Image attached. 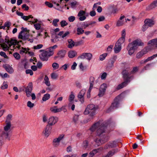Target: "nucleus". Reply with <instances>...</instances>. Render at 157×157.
I'll return each instance as SVG.
<instances>
[{
  "label": "nucleus",
  "mask_w": 157,
  "mask_h": 157,
  "mask_svg": "<svg viewBox=\"0 0 157 157\" xmlns=\"http://www.w3.org/2000/svg\"><path fill=\"white\" fill-rule=\"evenodd\" d=\"M92 55L91 54L88 53H84L78 57V59H84L86 58L88 61H90L92 58Z\"/></svg>",
  "instance_id": "nucleus-13"
},
{
  "label": "nucleus",
  "mask_w": 157,
  "mask_h": 157,
  "mask_svg": "<svg viewBox=\"0 0 157 157\" xmlns=\"http://www.w3.org/2000/svg\"><path fill=\"white\" fill-rule=\"evenodd\" d=\"M106 127L103 124L100 123V126L97 130V135L98 136H100L105 132Z\"/></svg>",
  "instance_id": "nucleus-11"
},
{
  "label": "nucleus",
  "mask_w": 157,
  "mask_h": 157,
  "mask_svg": "<svg viewBox=\"0 0 157 157\" xmlns=\"http://www.w3.org/2000/svg\"><path fill=\"white\" fill-rule=\"evenodd\" d=\"M29 49L28 48H24L22 47L20 51V53L21 54H23L24 53H27L28 52L29 53V52H28Z\"/></svg>",
  "instance_id": "nucleus-36"
},
{
  "label": "nucleus",
  "mask_w": 157,
  "mask_h": 157,
  "mask_svg": "<svg viewBox=\"0 0 157 157\" xmlns=\"http://www.w3.org/2000/svg\"><path fill=\"white\" fill-rule=\"evenodd\" d=\"M149 46H152L153 47H157V38L154 39L149 41L148 43Z\"/></svg>",
  "instance_id": "nucleus-21"
},
{
  "label": "nucleus",
  "mask_w": 157,
  "mask_h": 157,
  "mask_svg": "<svg viewBox=\"0 0 157 157\" xmlns=\"http://www.w3.org/2000/svg\"><path fill=\"white\" fill-rule=\"evenodd\" d=\"M64 135L61 134L59 136L58 138L54 139L52 141L53 145L55 146H58L60 142L63 138Z\"/></svg>",
  "instance_id": "nucleus-12"
},
{
  "label": "nucleus",
  "mask_w": 157,
  "mask_h": 157,
  "mask_svg": "<svg viewBox=\"0 0 157 157\" xmlns=\"http://www.w3.org/2000/svg\"><path fill=\"white\" fill-rule=\"evenodd\" d=\"M34 27L36 30H39L41 27L40 24L39 23H36L34 25Z\"/></svg>",
  "instance_id": "nucleus-64"
},
{
  "label": "nucleus",
  "mask_w": 157,
  "mask_h": 157,
  "mask_svg": "<svg viewBox=\"0 0 157 157\" xmlns=\"http://www.w3.org/2000/svg\"><path fill=\"white\" fill-rule=\"evenodd\" d=\"M12 116L11 114H9L6 117V124H11L10 121L12 120Z\"/></svg>",
  "instance_id": "nucleus-34"
},
{
  "label": "nucleus",
  "mask_w": 157,
  "mask_h": 157,
  "mask_svg": "<svg viewBox=\"0 0 157 157\" xmlns=\"http://www.w3.org/2000/svg\"><path fill=\"white\" fill-rule=\"evenodd\" d=\"M33 90V85L32 83H30L25 90L26 95L27 97L30 96Z\"/></svg>",
  "instance_id": "nucleus-16"
},
{
  "label": "nucleus",
  "mask_w": 157,
  "mask_h": 157,
  "mask_svg": "<svg viewBox=\"0 0 157 157\" xmlns=\"http://www.w3.org/2000/svg\"><path fill=\"white\" fill-rule=\"evenodd\" d=\"M121 49V45L116 43L114 48V52L115 53H119Z\"/></svg>",
  "instance_id": "nucleus-24"
},
{
  "label": "nucleus",
  "mask_w": 157,
  "mask_h": 157,
  "mask_svg": "<svg viewBox=\"0 0 157 157\" xmlns=\"http://www.w3.org/2000/svg\"><path fill=\"white\" fill-rule=\"evenodd\" d=\"M0 76L3 78H9L10 76L7 73H5L4 74L0 73Z\"/></svg>",
  "instance_id": "nucleus-62"
},
{
  "label": "nucleus",
  "mask_w": 157,
  "mask_h": 157,
  "mask_svg": "<svg viewBox=\"0 0 157 157\" xmlns=\"http://www.w3.org/2000/svg\"><path fill=\"white\" fill-rule=\"evenodd\" d=\"M100 122H98L95 124L90 128V130L92 132L94 131L95 130L97 129L100 126Z\"/></svg>",
  "instance_id": "nucleus-28"
},
{
  "label": "nucleus",
  "mask_w": 157,
  "mask_h": 157,
  "mask_svg": "<svg viewBox=\"0 0 157 157\" xmlns=\"http://www.w3.org/2000/svg\"><path fill=\"white\" fill-rule=\"evenodd\" d=\"M8 87V85L7 84V82L6 81H4L2 86L1 87V88L2 90H5L7 89Z\"/></svg>",
  "instance_id": "nucleus-39"
},
{
  "label": "nucleus",
  "mask_w": 157,
  "mask_h": 157,
  "mask_svg": "<svg viewBox=\"0 0 157 157\" xmlns=\"http://www.w3.org/2000/svg\"><path fill=\"white\" fill-rule=\"evenodd\" d=\"M84 42L83 40H81L79 41L76 42L75 43V46H77L82 44H83Z\"/></svg>",
  "instance_id": "nucleus-56"
},
{
  "label": "nucleus",
  "mask_w": 157,
  "mask_h": 157,
  "mask_svg": "<svg viewBox=\"0 0 157 157\" xmlns=\"http://www.w3.org/2000/svg\"><path fill=\"white\" fill-rule=\"evenodd\" d=\"M21 40L17 41L16 40L11 39L10 40H8L6 42L10 46L12 45H13V50H14L19 49L20 48L21 46L19 45V43L22 42ZM12 50V49H11Z\"/></svg>",
  "instance_id": "nucleus-3"
},
{
  "label": "nucleus",
  "mask_w": 157,
  "mask_h": 157,
  "mask_svg": "<svg viewBox=\"0 0 157 157\" xmlns=\"http://www.w3.org/2000/svg\"><path fill=\"white\" fill-rule=\"evenodd\" d=\"M113 46L110 45V46H108L107 49V51L108 53H110L113 50Z\"/></svg>",
  "instance_id": "nucleus-63"
},
{
  "label": "nucleus",
  "mask_w": 157,
  "mask_h": 157,
  "mask_svg": "<svg viewBox=\"0 0 157 157\" xmlns=\"http://www.w3.org/2000/svg\"><path fill=\"white\" fill-rule=\"evenodd\" d=\"M119 105V102L117 101H115H115L113 102L112 104V105L111 106V108L112 107H115V108H117Z\"/></svg>",
  "instance_id": "nucleus-52"
},
{
  "label": "nucleus",
  "mask_w": 157,
  "mask_h": 157,
  "mask_svg": "<svg viewBox=\"0 0 157 157\" xmlns=\"http://www.w3.org/2000/svg\"><path fill=\"white\" fill-rule=\"evenodd\" d=\"M128 82L127 80H125V81L123 82L121 84H119L117 87L116 89L117 90H119L123 88L127 85Z\"/></svg>",
  "instance_id": "nucleus-26"
},
{
  "label": "nucleus",
  "mask_w": 157,
  "mask_h": 157,
  "mask_svg": "<svg viewBox=\"0 0 157 157\" xmlns=\"http://www.w3.org/2000/svg\"><path fill=\"white\" fill-rule=\"evenodd\" d=\"M107 87V85L105 83H103L101 85L99 89V93L98 94L99 96L102 97L104 95Z\"/></svg>",
  "instance_id": "nucleus-10"
},
{
  "label": "nucleus",
  "mask_w": 157,
  "mask_h": 157,
  "mask_svg": "<svg viewBox=\"0 0 157 157\" xmlns=\"http://www.w3.org/2000/svg\"><path fill=\"white\" fill-rule=\"evenodd\" d=\"M52 129V126L48 125L46 126L43 132V134L45 137L47 138L49 136L51 132Z\"/></svg>",
  "instance_id": "nucleus-6"
},
{
  "label": "nucleus",
  "mask_w": 157,
  "mask_h": 157,
  "mask_svg": "<svg viewBox=\"0 0 157 157\" xmlns=\"http://www.w3.org/2000/svg\"><path fill=\"white\" fill-rule=\"evenodd\" d=\"M60 24L61 27H63L64 26L67 25L68 23L65 20H63L60 22Z\"/></svg>",
  "instance_id": "nucleus-53"
},
{
  "label": "nucleus",
  "mask_w": 157,
  "mask_h": 157,
  "mask_svg": "<svg viewBox=\"0 0 157 157\" xmlns=\"http://www.w3.org/2000/svg\"><path fill=\"white\" fill-rule=\"evenodd\" d=\"M108 146L109 147H121L124 146L120 142L117 143L116 141H113L109 143Z\"/></svg>",
  "instance_id": "nucleus-17"
},
{
  "label": "nucleus",
  "mask_w": 157,
  "mask_h": 157,
  "mask_svg": "<svg viewBox=\"0 0 157 157\" xmlns=\"http://www.w3.org/2000/svg\"><path fill=\"white\" fill-rule=\"evenodd\" d=\"M50 95L49 94H46L44 95L42 98V100L44 101H46L49 99L50 98Z\"/></svg>",
  "instance_id": "nucleus-42"
},
{
  "label": "nucleus",
  "mask_w": 157,
  "mask_h": 157,
  "mask_svg": "<svg viewBox=\"0 0 157 157\" xmlns=\"http://www.w3.org/2000/svg\"><path fill=\"white\" fill-rule=\"evenodd\" d=\"M157 7V0L153 1L150 5L148 6L147 8L148 10H152Z\"/></svg>",
  "instance_id": "nucleus-22"
},
{
  "label": "nucleus",
  "mask_w": 157,
  "mask_h": 157,
  "mask_svg": "<svg viewBox=\"0 0 157 157\" xmlns=\"http://www.w3.org/2000/svg\"><path fill=\"white\" fill-rule=\"evenodd\" d=\"M73 121L75 123H78L79 121L78 116L77 115H75L73 118Z\"/></svg>",
  "instance_id": "nucleus-50"
},
{
  "label": "nucleus",
  "mask_w": 157,
  "mask_h": 157,
  "mask_svg": "<svg viewBox=\"0 0 157 157\" xmlns=\"http://www.w3.org/2000/svg\"><path fill=\"white\" fill-rule=\"evenodd\" d=\"M57 47V46L55 45L53 46L50 47L48 51H46L48 55V56H50L54 54V49L56 48Z\"/></svg>",
  "instance_id": "nucleus-20"
},
{
  "label": "nucleus",
  "mask_w": 157,
  "mask_h": 157,
  "mask_svg": "<svg viewBox=\"0 0 157 157\" xmlns=\"http://www.w3.org/2000/svg\"><path fill=\"white\" fill-rule=\"evenodd\" d=\"M100 151V149L99 148L97 149H95L93 150V151L90 152V156L92 157L94 155V154L97 153V152H99Z\"/></svg>",
  "instance_id": "nucleus-41"
},
{
  "label": "nucleus",
  "mask_w": 157,
  "mask_h": 157,
  "mask_svg": "<svg viewBox=\"0 0 157 157\" xmlns=\"http://www.w3.org/2000/svg\"><path fill=\"white\" fill-rule=\"evenodd\" d=\"M98 109L97 106L91 104L88 105L84 110L83 113L84 115L89 114V119L90 120L92 119L96 114V111Z\"/></svg>",
  "instance_id": "nucleus-1"
},
{
  "label": "nucleus",
  "mask_w": 157,
  "mask_h": 157,
  "mask_svg": "<svg viewBox=\"0 0 157 157\" xmlns=\"http://www.w3.org/2000/svg\"><path fill=\"white\" fill-rule=\"evenodd\" d=\"M86 90L83 89L80 91L78 96V98L82 103H83L84 102V95L86 93Z\"/></svg>",
  "instance_id": "nucleus-15"
},
{
  "label": "nucleus",
  "mask_w": 157,
  "mask_h": 157,
  "mask_svg": "<svg viewBox=\"0 0 157 157\" xmlns=\"http://www.w3.org/2000/svg\"><path fill=\"white\" fill-rule=\"evenodd\" d=\"M3 67L5 69L6 71L10 74H12L14 72V70L12 67L8 64H4L3 65Z\"/></svg>",
  "instance_id": "nucleus-19"
},
{
  "label": "nucleus",
  "mask_w": 157,
  "mask_h": 157,
  "mask_svg": "<svg viewBox=\"0 0 157 157\" xmlns=\"http://www.w3.org/2000/svg\"><path fill=\"white\" fill-rule=\"evenodd\" d=\"M69 33H70L68 31H67L65 33L63 31H61L59 33L58 35L61 36L62 38H63L68 36Z\"/></svg>",
  "instance_id": "nucleus-30"
},
{
  "label": "nucleus",
  "mask_w": 157,
  "mask_h": 157,
  "mask_svg": "<svg viewBox=\"0 0 157 157\" xmlns=\"http://www.w3.org/2000/svg\"><path fill=\"white\" fill-rule=\"evenodd\" d=\"M114 153L115 152L114 151H110L106 156H103L102 157H110L114 155Z\"/></svg>",
  "instance_id": "nucleus-58"
},
{
  "label": "nucleus",
  "mask_w": 157,
  "mask_h": 157,
  "mask_svg": "<svg viewBox=\"0 0 157 157\" xmlns=\"http://www.w3.org/2000/svg\"><path fill=\"white\" fill-rule=\"evenodd\" d=\"M155 21L153 20L150 19H147L144 21V23L148 27H152L155 24Z\"/></svg>",
  "instance_id": "nucleus-18"
},
{
  "label": "nucleus",
  "mask_w": 157,
  "mask_h": 157,
  "mask_svg": "<svg viewBox=\"0 0 157 157\" xmlns=\"http://www.w3.org/2000/svg\"><path fill=\"white\" fill-rule=\"evenodd\" d=\"M59 21V20L58 19H54L53 20L52 22V24L53 25L56 27H57L58 25L57 23Z\"/></svg>",
  "instance_id": "nucleus-49"
},
{
  "label": "nucleus",
  "mask_w": 157,
  "mask_h": 157,
  "mask_svg": "<svg viewBox=\"0 0 157 157\" xmlns=\"http://www.w3.org/2000/svg\"><path fill=\"white\" fill-rule=\"evenodd\" d=\"M21 29L22 30L19 33L18 38L23 40H28V41L30 40V42H33V39H29V31L26 28L22 27Z\"/></svg>",
  "instance_id": "nucleus-2"
},
{
  "label": "nucleus",
  "mask_w": 157,
  "mask_h": 157,
  "mask_svg": "<svg viewBox=\"0 0 157 157\" xmlns=\"http://www.w3.org/2000/svg\"><path fill=\"white\" fill-rule=\"evenodd\" d=\"M125 16L121 15L116 22V25L117 27L122 26L127 22V20L124 19Z\"/></svg>",
  "instance_id": "nucleus-7"
},
{
  "label": "nucleus",
  "mask_w": 157,
  "mask_h": 157,
  "mask_svg": "<svg viewBox=\"0 0 157 157\" xmlns=\"http://www.w3.org/2000/svg\"><path fill=\"white\" fill-rule=\"evenodd\" d=\"M40 52H43L42 53L39 55L40 59L43 61H47L48 59V57L50 56H48L47 51L44 50H40Z\"/></svg>",
  "instance_id": "nucleus-9"
},
{
  "label": "nucleus",
  "mask_w": 157,
  "mask_h": 157,
  "mask_svg": "<svg viewBox=\"0 0 157 157\" xmlns=\"http://www.w3.org/2000/svg\"><path fill=\"white\" fill-rule=\"evenodd\" d=\"M151 49L149 46H148L144 48L141 51L142 53L144 55L146 54L148 52L151 50Z\"/></svg>",
  "instance_id": "nucleus-32"
},
{
  "label": "nucleus",
  "mask_w": 157,
  "mask_h": 157,
  "mask_svg": "<svg viewBox=\"0 0 157 157\" xmlns=\"http://www.w3.org/2000/svg\"><path fill=\"white\" fill-rule=\"evenodd\" d=\"M52 66L54 70L58 69L59 67V64L56 63H54L52 64Z\"/></svg>",
  "instance_id": "nucleus-45"
},
{
  "label": "nucleus",
  "mask_w": 157,
  "mask_h": 157,
  "mask_svg": "<svg viewBox=\"0 0 157 157\" xmlns=\"http://www.w3.org/2000/svg\"><path fill=\"white\" fill-rule=\"evenodd\" d=\"M75 98V96L74 95L73 93L71 92V94L70 95L69 98V101L70 103L68 104V106L69 107L71 106V104H72V101L74 100Z\"/></svg>",
  "instance_id": "nucleus-29"
},
{
  "label": "nucleus",
  "mask_w": 157,
  "mask_h": 157,
  "mask_svg": "<svg viewBox=\"0 0 157 157\" xmlns=\"http://www.w3.org/2000/svg\"><path fill=\"white\" fill-rule=\"evenodd\" d=\"M128 45L136 50L139 46H143L144 44L140 39H137L129 43Z\"/></svg>",
  "instance_id": "nucleus-5"
},
{
  "label": "nucleus",
  "mask_w": 157,
  "mask_h": 157,
  "mask_svg": "<svg viewBox=\"0 0 157 157\" xmlns=\"http://www.w3.org/2000/svg\"><path fill=\"white\" fill-rule=\"evenodd\" d=\"M124 41L125 38L121 37L119 39L116 43L121 45V44L124 42Z\"/></svg>",
  "instance_id": "nucleus-44"
},
{
  "label": "nucleus",
  "mask_w": 157,
  "mask_h": 157,
  "mask_svg": "<svg viewBox=\"0 0 157 157\" xmlns=\"http://www.w3.org/2000/svg\"><path fill=\"white\" fill-rule=\"evenodd\" d=\"M51 78L52 79H56L57 78L58 75L56 73H52L51 75Z\"/></svg>",
  "instance_id": "nucleus-60"
},
{
  "label": "nucleus",
  "mask_w": 157,
  "mask_h": 157,
  "mask_svg": "<svg viewBox=\"0 0 157 157\" xmlns=\"http://www.w3.org/2000/svg\"><path fill=\"white\" fill-rule=\"evenodd\" d=\"M84 33V30L80 28H77V33L78 35H80Z\"/></svg>",
  "instance_id": "nucleus-46"
},
{
  "label": "nucleus",
  "mask_w": 157,
  "mask_h": 157,
  "mask_svg": "<svg viewBox=\"0 0 157 157\" xmlns=\"http://www.w3.org/2000/svg\"><path fill=\"white\" fill-rule=\"evenodd\" d=\"M76 55V52L73 51H71L68 53V56L70 58H72L74 57Z\"/></svg>",
  "instance_id": "nucleus-35"
},
{
  "label": "nucleus",
  "mask_w": 157,
  "mask_h": 157,
  "mask_svg": "<svg viewBox=\"0 0 157 157\" xmlns=\"http://www.w3.org/2000/svg\"><path fill=\"white\" fill-rule=\"evenodd\" d=\"M4 25L6 27V29L8 30L9 29L10 26L11 25V23L10 22L7 21L6 22Z\"/></svg>",
  "instance_id": "nucleus-54"
},
{
  "label": "nucleus",
  "mask_w": 157,
  "mask_h": 157,
  "mask_svg": "<svg viewBox=\"0 0 157 157\" xmlns=\"http://www.w3.org/2000/svg\"><path fill=\"white\" fill-rule=\"evenodd\" d=\"M94 78L93 77H91L90 78V87H92L94 84Z\"/></svg>",
  "instance_id": "nucleus-48"
},
{
  "label": "nucleus",
  "mask_w": 157,
  "mask_h": 157,
  "mask_svg": "<svg viewBox=\"0 0 157 157\" xmlns=\"http://www.w3.org/2000/svg\"><path fill=\"white\" fill-rule=\"evenodd\" d=\"M43 47L42 44H39L33 47V48L35 49H38L42 48Z\"/></svg>",
  "instance_id": "nucleus-57"
},
{
  "label": "nucleus",
  "mask_w": 157,
  "mask_h": 157,
  "mask_svg": "<svg viewBox=\"0 0 157 157\" xmlns=\"http://www.w3.org/2000/svg\"><path fill=\"white\" fill-rule=\"evenodd\" d=\"M33 17L32 15H29L28 16H24L22 17V18L25 21L28 20L30 18H33Z\"/></svg>",
  "instance_id": "nucleus-51"
},
{
  "label": "nucleus",
  "mask_w": 157,
  "mask_h": 157,
  "mask_svg": "<svg viewBox=\"0 0 157 157\" xmlns=\"http://www.w3.org/2000/svg\"><path fill=\"white\" fill-rule=\"evenodd\" d=\"M85 14L86 12L83 10H81L78 12L77 16L79 17L78 19L79 21H83L86 19Z\"/></svg>",
  "instance_id": "nucleus-14"
},
{
  "label": "nucleus",
  "mask_w": 157,
  "mask_h": 157,
  "mask_svg": "<svg viewBox=\"0 0 157 157\" xmlns=\"http://www.w3.org/2000/svg\"><path fill=\"white\" fill-rule=\"evenodd\" d=\"M68 47L69 48H72L75 46V43L72 39H69L68 40Z\"/></svg>",
  "instance_id": "nucleus-31"
},
{
  "label": "nucleus",
  "mask_w": 157,
  "mask_h": 157,
  "mask_svg": "<svg viewBox=\"0 0 157 157\" xmlns=\"http://www.w3.org/2000/svg\"><path fill=\"white\" fill-rule=\"evenodd\" d=\"M148 27L146 24L144 23L142 27L141 30L142 31L144 32L147 30Z\"/></svg>",
  "instance_id": "nucleus-59"
},
{
  "label": "nucleus",
  "mask_w": 157,
  "mask_h": 157,
  "mask_svg": "<svg viewBox=\"0 0 157 157\" xmlns=\"http://www.w3.org/2000/svg\"><path fill=\"white\" fill-rule=\"evenodd\" d=\"M122 74L123 75V77L125 80H128V82H129V73L126 70H124L122 72Z\"/></svg>",
  "instance_id": "nucleus-23"
},
{
  "label": "nucleus",
  "mask_w": 157,
  "mask_h": 157,
  "mask_svg": "<svg viewBox=\"0 0 157 157\" xmlns=\"http://www.w3.org/2000/svg\"><path fill=\"white\" fill-rule=\"evenodd\" d=\"M34 104L33 103H32L31 102V101H28L27 103V106L29 108H33L34 106Z\"/></svg>",
  "instance_id": "nucleus-61"
},
{
  "label": "nucleus",
  "mask_w": 157,
  "mask_h": 157,
  "mask_svg": "<svg viewBox=\"0 0 157 157\" xmlns=\"http://www.w3.org/2000/svg\"><path fill=\"white\" fill-rule=\"evenodd\" d=\"M59 57L60 58H62L64 56L66 52L65 51H60L58 53Z\"/></svg>",
  "instance_id": "nucleus-43"
},
{
  "label": "nucleus",
  "mask_w": 157,
  "mask_h": 157,
  "mask_svg": "<svg viewBox=\"0 0 157 157\" xmlns=\"http://www.w3.org/2000/svg\"><path fill=\"white\" fill-rule=\"evenodd\" d=\"M1 46L2 48L4 51L8 50L10 47L7 44H6V43H3L1 44Z\"/></svg>",
  "instance_id": "nucleus-33"
},
{
  "label": "nucleus",
  "mask_w": 157,
  "mask_h": 157,
  "mask_svg": "<svg viewBox=\"0 0 157 157\" xmlns=\"http://www.w3.org/2000/svg\"><path fill=\"white\" fill-rule=\"evenodd\" d=\"M156 57H157V54L155 55H154L152 56L149 57L147 59H145V61H146L147 62L149 61H150L153 59H154Z\"/></svg>",
  "instance_id": "nucleus-47"
},
{
  "label": "nucleus",
  "mask_w": 157,
  "mask_h": 157,
  "mask_svg": "<svg viewBox=\"0 0 157 157\" xmlns=\"http://www.w3.org/2000/svg\"><path fill=\"white\" fill-rule=\"evenodd\" d=\"M50 110L51 112L55 113L60 112V110L59 108H57V106H54L50 108Z\"/></svg>",
  "instance_id": "nucleus-27"
},
{
  "label": "nucleus",
  "mask_w": 157,
  "mask_h": 157,
  "mask_svg": "<svg viewBox=\"0 0 157 157\" xmlns=\"http://www.w3.org/2000/svg\"><path fill=\"white\" fill-rule=\"evenodd\" d=\"M107 56V54L106 53H104L103 54L101 55L99 57L101 61L105 59Z\"/></svg>",
  "instance_id": "nucleus-55"
},
{
  "label": "nucleus",
  "mask_w": 157,
  "mask_h": 157,
  "mask_svg": "<svg viewBox=\"0 0 157 157\" xmlns=\"http://www.w3.org/2000/svg\"><path fill=\"white\" fill-rule=\"evenodd\" d=\"M95 143L98 146H99L104 143V141L100 138H98L95 140Z\"/></svg>",
  "instance_id": "nucleus-38"
},
{
  "label": "nucleus",
  "mask_w": 157,
  "mask_h": 157,
  "mask_svg": "<svg viewBox=\"0 0 157 157\" xmlns=\"http://www.w3.org/2000/svg\"><path fill=\"white\" fill-rule=\"evenodd\" d=\"M127 49L128 51V54L130 56L132 55L136 50L128 45L127 47Z\"/></svg>",
  "instance_id": "nucleus-25"
},
{
  "label": "nucleus",
  "mask_w": 157,
  "mask_h": 157,
  "mask_svg": "<svg viewBox=\"0 0 157 157\" xmlns=\"http://www.w3.org/2000/svg\"><path fill=\"white\" fill-rule=\"evenodd\" d=\"M58 118L57 117L51 116L49 117L48 121V125L50 126L54 125L58 121Z\"/></svg>",
  "instance_id": "nucleus-8"
},
{
  "label": "nucleus",
  "mask_w": 157,
  "mask_h": 157,
  "mask_svg": "<svg viewBox=\"0 0 157 157\" xmlns=\"http://www.w3.org/2000/svg\"><path fill=\"white\" fill-rule=\"evenodd\" d=\"M44 83L48 86H50L51 85L50 82L49 81V79L48 77L45 76L44 78Z\"/></svg>",
  "instance_id": "nucleus-37"
},
{
  "label": "nucleus",
  "mask_w": 157,
  "mask_h": 157,
  "mask_svg": "<svg viewBox=\"0 0 157 157\" xmlns=\"http://www.w3.org/2000/svg\"><path fill=\"white\" fill-rule=\"evenodd\" d=\"M11 124H6L4 127V130L3 131L2 136L3 138L10 140V132L11 131Z\"/></svg>",
  "instance_id": "nucleus-4"
},
{
  "label": "nucleus",
  "mask_w": 157,
  "mask_h": 157,
  "mask_svg": "<svg viewBox=\"0 0 157 157\" xmlns=\"http://www.w3.org/2000/svg\"><path fill=\"white\" fill-rule=\"evenodd\" d=\"M70 64L68 63H66L63 65L60 68V69L61 70H64L65 71H66L68 68L70 66Z\"/></svg>",
  "instance_id": "nucleus-40"
}]
</instances>
